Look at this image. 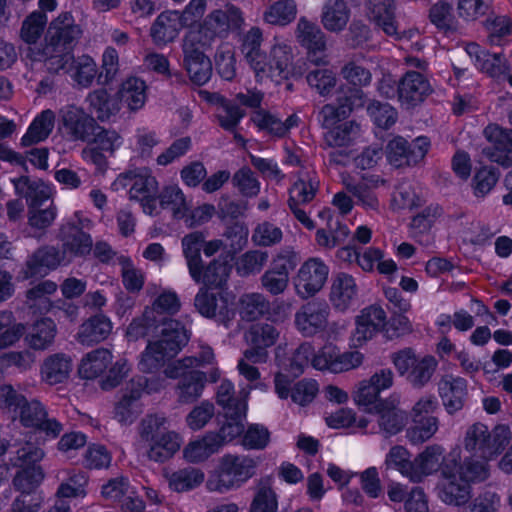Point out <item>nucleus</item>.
<instances>
[{
  "label": "nucleus",
  "instance_id": "nucleus-62",
  "mask_svg": "<svg viewBox=\"0 0 512 512\" xmlns=\"http://www.w3.org/2000/svg\"><path fill=\"white\" fill-rule=\"evenodd\" d=\"M268 301L261 293H247L239 299V312L243 319L252 321L261 317L268 309Z\"/></svg>",
  "mask_w": 512,
  "mask_h": 512
},
{
  "label": "nucleus",
  "instance_id": "nucleus-47",
  "mask_svg": "<svg viewBox=\"0 0 512 512\" xmlns=\"http://www.w3.org/2000/svg\"><path fill=\"white\" fill-rule=\"evenodd\" d=\"M61 72L69 73L78 86L89 88L97 76L98 67L89 55H81L78 58L73 56V62L67 68L61 69Z\"/></svg>",
  "mask_w": 512,
  "mask_h": 512
},
{
  "label": "nucleus",
  "instance_id": "nucleus-49",
  "mask_svg": "<svg viewBox=\"0 0 512 512\" xmlns=\"http://www.w3.org/2000/svg\"><path fill=\"white\" fill-rule=\"evenodd\" d=\"M298 6L295 0H276L266 7L263 21L269 25L285 27L297 17Z\"/></svg>",
  "mask_w": 512,
  "mask_h": 512
},
{
  "label": "nucleus",
  "instance_id": "nucleus-26",
  "mask_svg": "<svg viewBox=\"0 0 512 512\" xmlns=\"http://www.w3.org/2000/svg\"><path fill=\"white\" fill-rule=\"evenodd\" d=\"M70 262L63 249L60 251L53 246H47L37 250L26 262V268L22 271V278L28 279L36 275L46 273V270L56 269L61 264Z\"/></svg>",
  "mask_w": 512,
  "mask_h": 512
},
{
  "label": "nucleus",
  "instance_id": "nucleus-2",
  "mask_svg": "<svg viewBox=\"0 0 512 512\" xmlns=\"http://www.w3.org/2000/svg\"><path fill=\"white\" fill-rule=\"evenodd\" d=\"M154 334L156 339L148 342L138 363L139 369L145 373L153 372L176 356L188 341L187 332L178 321L154 317L153 309H145L141 316L132 320L126 330L129 341Z\"/></svg>",
  "mask_w": 512,
  "mask_h": 512
},
{
  "label": "nucleus",
  "instance_id": "nucleus-63",
  "mask_svg": "<svg viewBox=\"0 0 512 512\" xmlns=\"http://www.w3.org/2000/svg\"><path fill=\"white\" fill-rule=\"evenodd\" d=\"M306 81L310 88L322 96L328 95L337 83L336 74L327 67L310 70L306 75Z\"/></svg>",
  "mask_w": 512,
  "mask_h": 512
},
{
  "label": "nucleus",
  "instance_id": "nucleus-24",
  "mask_svg": "<svg viewBox=\"0 0 512 512\" xmlns=\"http://www.w3.org/2000/svg\"><path fill=\"white\" fill-rule=\"evenodd\" d=\"M432 92L429 81L419 72L408 71L398 85V98L407 108L415 106Z\"/></svg>",
  "mask_w": 512,
  "mask_h": 512
},
{
  "label": "nucleus",
  "instance_id": "nucleus-15",
  "mask_svg": "<svg viewBox=\"0 0 512 512\" xmlns=\"http://www.w3.org/2000/svg\"><path fill=\"white\" fill-rule=\"evenodd\" d=\"M280 332L267 322L251 325L245 334L249 347L244 351V356L254 364L266 363L269 358L268 348L276 344Z\"/></svg>",
  "mask_w": 512,
  "mask_h": 512
},
{
  "label": "nucleus",
  "instance_id": "nucleus-36",
  "mask_svg": "<svg viewBox=\"0 0 512 512\" xmlns=\"http://www.w3.org/2000/svg\"><path fill=\"white\" fill-rule=\"evenodd\" d=\"M438 389L449 413H454L463 407L467 393V384L463 378L445 375L441 378Z\"/></svg>",
  "mask_w": 512,
  "mask_h": 512
},
{
  "label": "nucleus",
  "instance_id": "nucleus-9",
  "mask_svg": "<svg viewBox=\"0 0 512 512\" xmlns=\"http://www.w3.org/2000/svg\"><path fill=\"white\" fill-rule=\"evenodd\" d=\"M245 18L242 10L231 3L211 11L199 28L190 30L198 34L204 43H213L217 37H227L231 31L242 28Z\"/></svg>",
  "mask_w": 512,
  "mask_h": 512
},
{
  "label": "nucleus",
  "instance_id": "nucleus-58",
  "mask_svg": "<svg viewBox=\"0 0 512 512\" xmlns=\"http://www.w3.org/2000/svg\"><path fill=\"white\" fill-rule=\"evenodd\" d=\"M437 210H424L416 215L410 224L411 235L423 246H430L434 243V235L431 230L436 219Z\"/></svg>",
  "mask_w": 512,
  "mask_h": 512
},
{
  "label": "nucleus",
  "instance_id": "nucleus-29",
  "mask_svg": "<svg viewBox=\"0 0 512 512\" xmlns=\"http://www.w3.org/2000/svg\"><path fill=\"white\" fill-rule=\"evenodd\" d=\"M179 11L160 13L150 28V36L156 45H166L172 42L184 27Z\"/></svg>",
  "mask_w": 512,
  "mask_h": 512
},
{
  "label": "nucleus",
  "instance_id": "nucleus-4",
  "mask_svg": "<svg viewBox=\"0 0 512 512\" xmlns=\"http://www.w3.org/2000/svg\"><path fill=\"white\" fill-rule=\"evenodd\" d=\"M81 36L82 29L73 15L63 12L49 23L43 46L28 47L26 57L43 62L49 73L59 74L73 62L72 50Z\"/></svg>",
  "mask_w": 512,
  "mask_h": 512
},
{
  "label": "nucleus",
  "instance_id": "nucleus-57",
  "mask_svg": "<svg viewBox=\"0 0 512 512\" xmlns=\"http://www.w3.org/2000/svg\"><path fill=\"white\" fill-rule=\"evenodd\" d=\"M57 291V284L50 280L38 283L26 292L29 308L39 313H46L52 308L50 296Z\"/></svg>",
  "mask_w": 512,
  "mask_h": 512
},
{
  "label": "nucleus",
  "instance_id": "nucleus-59",
  "mask_svg": "<svg viewBox=\"0 0 512 512\" xmlns=\"http://www.w3.org/2000/svg\"><path fill=\"white\" fill-rule=\"evenodd\" d=\"M204 239L205 235L200 231L191 232L182 238V251L191 277L196 276L197 265L202 262L200 251L203 247Z\"/></svg>",
  "mask_w": 512,
  "mask_h": 512
},
{
  "label": "nucleus",
  "instance_id": "nucleus-7",
  "mask_svg": "<svg viewBox=\"0 0 512 512\" xmlns=\"http://www.w3.org/2000/svg\"><path fill=\"white\" fill-rule=\"evenodd\" d=\"M512 438L510 427L505 424L496 425L493 429L483 423L477 422L471 425L464 437V447L482 459L485 463L496 459L505 449ZM490 470V467H488Z\"/></svg>",
  "mask_w": 512,
  "mask_h": 512
},
{
  "label": "nucleus",
  "instance_id": "nucleus-33",
  "mask_svg": "<svg viewBox=\"0 0 512 512\" xmlns=\"http://www.w3.org/2000/svg\"><path fill=\"white\" fill-rule=\"evenodd\" d=\"M394 0H367L366 14L370 21L380 27L387 35H397Z\"/></svg>",
  "mask_w": 512,
  "mask_h": 512
},
{
  "label": "nucleus",
  "instance_id": "nucleus-44",
  "mask_svg": "<svg viewBox=\"0 0 512 512\" xmlns=\"http://www.w3.org/2000/svg\"><path fill=\"white\" fill-rule=\"evenodd\" d=\"M56 478L61 481L56 492L59 498L85 496V486L87 484L85 472L76 469H62L56 473Z\"/></svg>",
  "mask_w": 512,
  "mask_h": 512
},
{
  "label": "nucleus",
  "instance_id": "nucleus-51",
  "mask_svg": "<svg viewBox=\"0 0 512 512\" xmlns=\"http://www.w3.org/2000/svg\"><path fill=\"white\" fill-rule=\"evenodd\" d=\"M384 466L386 470L398 471L403 477L414 483L412 454L404 446H392L385 456Z\"/></svg>",
  "mask_w": 512,
  "mask_h": 512
},
{
  "label": "nucleus",
  "instance_id": "nucleus-45",
  "mask_svg": "<svg viewBox=\"0 0 512 512\" xmlns=\"http://www.w3.org/2000/svg\"><path fill=\"white\" fill-rule=\"evenodd\" d=\"M319 190V180L314 173L301 172L289 189L288 205H302L311 202Z\"/></svg>",
  "mask_w": 512,
  "mask_h": 512
},
{
  "label": "nucleus",
  "instance_id": "nucleus-22",
  "mask_svg": "<svg viewBox=\"0 0 512 512\" xmlns=\"http://www.w3.org/2000/svg\"><path fill=\"white\" fill-rule=\"evenodd\" d=\"M342 183L345 189L357 199L358 204L365 209H378L379 200L373 191L383 185L385 180L375 174H363L359 179L343 175Z\"/></svg>",
  "mask_w": 512,
  "mask_h": 512
},
{
  "label": "nucleus",
  "instance_id": "nucleus-13",
  "mask_svg": "<svg viewBox=\"0 0 512 512\" xmlns=\"http://www.w3.org/2000/svg\"><path fill=\"white\" fill-rule=\"evenodd\" d=\"M295 38L298 44L306 50L307 59L316 66H326L327 38L321 28L306 17H300L296 28Z\"/></svg>",
  "mask_w": 512,
  "mask_h": 512
},
{
  "label": "nucleus",
  "instance_id": "nucleus-23",
  "mask_svg": "<svg viewBox=\"0 0 512 512\" xmlns=\"http://www.w3.org/2000/svg\"><path fill=\"white\" fill-rule=\"evenodd\" d=\"M194 305L201 315L207 318H216L225 325L234 316V310L227 296L220 294L219 297H216L214 294L209 293L207 288H201L198 291L195 296Z\"/></svg>",
  "mask_w": 512,
  "mask_h": 512
},
{
  "label": "nucleus",
  "instance_id": "nucleus-32",
  "mask_svg": "<svg viewBox=\"0 0 512 512\" xmlns=\"http://www.w3.org/2000/svg\"><path fill=\"white\" fill-rule=\"evenodd\" d=\"M86 102L90 112L101 122L109 121L121 110L117 93L112 95L104 88L91 91L86 97Z\"/></svg>",
  "mask_w": 512,
  "mask_h": 512
},
{
  "label": "nucleus",
  "instance_id": "nucleus-27",
  "mask_svg": "<svg viewBox=\"0 0 512 512\" xmlns=\"http://www.w3.org/2000/svg\"><path fill=\"white\" fill-rule=\"evenodd\" d=\"M358 287L355 279L347 273H338L334 276L329 300L334 309L344 312L356 302Z\"/></svg>",
  "mask_w": 512,
  "mask_h": 512
},
{
  "label": "nucleus",
  "instance_id": "nucleus-39",
  "mask_svg": "<svg viewBox=\"0 0 512 512\" xmlns=\"http://www.w3.org/2000/svg\"><path fill=\"white\" fill-rule=\"evenodd\" d=\"M18 195L25 197L28 208L43 206L52 196L51 188L40 180H30L21 176L12 180Z\"/></svg>",
  "mask_w": 512,
  "mask_h": 512
},
{
  "label": "nucleus",
  "instance_id": "nucleus-56",
  "mask_svg": "<svg viewBox=\"0 0 512 512\" xmlns=\"http://www.w3.org/2000/svg\"><path fill=\"white\" fill-rule=\"evenodd\" d=\"M229 276V267L217 260L211 261L203 267V261L197 265L196 276L191 277L196 283H202L205 287H220Z\"/></svg>",
  "mask_w": 512,
  "mask_h": 512
},
{
  "label": "nucleus",
  "instance_id": "nucleus-1",
  "mask_svg": "<svg viewBox=\"0 0 512 512\" xmlns=\"http://www.w3.org/2000/svg\"><path fill=\"white\" fill-rule=\"evenodd\" d=\"M414 483H421L426 477L441 472L439 497L454 506L466 504L471 494V484L483 482L489 477L485 463L472 457L460 461V451L454 449L445 454L439 444L427 446L413 458Z\"/></svg>",
  "mask_w": 512,
  "mask_h": 512
},
{
  "label": "nucleus",
  "instance_id": "nucleus-19",
  "mask_svg": "<svg viewBox=\"0 0 512 512\" xmlns=\"http://www.w3.org/2000/svg\"><path fill=\"white\" fill-rule=\"evenodd\" d=\"M63 131L73 141L88 142L97 129L93 116L82 108L68 105L60 111Z\"/></svg>",
  "mask_w": 512,
  "mask_h": 512
},
{
  "label": "nucleus",
  "instance_id": "nucleus-46",
  "mask_svg": "<svg viewBox=\"0 0 512 512\" xmlns=\"http://www.w3.org/2000/svg\"><path fill=\"white\" fill-rule=\"evenodd\" d=\"M168 486L175 492H186L198 488L205 481L204 472L196 467H184L173 472H166Z\"/></svg>",
  "mask_w": 512,
  "mask_h": 512
},
{
  "label": "nucleus",
  "instance_id": "nucleus-55",
  "mask_svg": "<svg viewBox=\"0 0 512 512\" xmlns=\"http://www.w3.org/2000/svg\"><path fill=\"white\" fill-rule=\"evenodd\" d=\"M205 384V374L200 371H190L178 383L176 394L178 402L189 404L196 401L202 394Z\"/></svg>",
  "mask_w": 512,
  "mask_h": 512
},
{
  "label": "nucleus",
  "instance_id": "nucleus-21",
  "mask_svg": "<svg viewBox=\"0 0 512 512\" xmlns=\"http://www.w3.org/2000/svg\"><path fill=\"white\" fill-rule=\"evenodd\" d=\"M18 417L24 427L37 429L52 438L57 437L62 431V425L55 418L48 417L44 405L35 399L24 400Z\"/></svg>",
  "mask_w": 512,
  "mask_h": 512
},
{
  "label": "nucleus",
  "instance_id": "nucleus-54",
  "mask_svg": "<svg viewBox=\"0 0 512 512\" xmlns=\"http://www.w3.org/2000/svg\"><path fill=\"white\" fill-rule=\"evenodd\" d=\"M72 370L71 358L64 354H54L48 357L42 366L44 380L51 384H58L65 381Z\"/></svg>",
  "mask_w": 512,
  "mask_h": 512
},
{
  "label": "nucleus",
  "instance_id": "nucleus-48",
  "mask_svg": "<svg viewBox=\"0 0 512 512\" xmlns=\"http://www.w3.org/2000/svg\"><path fill=\"white\" fill-rule=\"evenodd\" d=\"M373 412L378 414L379 428L386 436L396 435L406 426V412L388 402L378 404Z\"/></svg>",
  "mask_w": 512,
  "mask_h": 512
},
{
  "label": "nucleus",
  "instance_id": "nucleus-28",
  "mask_svg": "<svg viewBox=\"0 0 512 512\" xmlns=\"http://www.w3.org/2000/svg\"><path fill=\"white\" fill-rule=\"evenodd\" d=\"M465 50L473 59L475 66L490 76L499 78L507 74L509 65L501 53L487 52L476 43H469Z\"/></svg>",
  "mask_w": 512,
  "mask_h": 512
},
{
  "label": "nucleus",
  "instance_id": "nucleus-40",
  "mask_svg": "<svg viewBox=\"0 0 512 512\" xmlns=\"http://www.w3.org/2000/svg\"><path fill=\"white\" fill-rule=\"evenodd\" d=\"M120 104L124 103L130 112L142 109L147 100V85L138 77H128L117 92Z\"/></svg>",
  "mask_w": 512,
  "mask_h": 512
},
{
  "label": "nucleus",
  "instance_id": "nucleus-41",
  "mask_svg": "<svg viewBox=\"0 0 512 512\" xmlns=\"http://www.w3.org/2000/svg\"><path fill=\"white\" fill-rule=\"evenodd\" d=\"M428 18L436 29L446 36L460 32V25L454 15L453 6L444 0H439L430 7Z\"/></svg>",
  "mask_w": 512,
  "mask_h": 512
},
{
  "label": "nucleus",
  "instance_id": "nucleus-16",
  "mask_svg": "<svg viewBox=\"0 0 512 512\" xmlns=\"http://www.w3.org/2000/svg\"><path fill=\"white\" fill-rule=\"evenodd\" d=\"M363 355L358 351L341 353L333 344L324 345L312 359V366L321 371L342 373L359 367Z\"/></svg>",
  "mask_w": 512,
  "mask_h": 512
},
{
  "label": "nucleus",
  "instance_id": "nucleus-30",
  "mask_svg": "<svg viewBox=\"0 0 512 512\" xmlns=\"http://www.w3.org/2000/svg\"><path fill=\"white\" fill-rule=\"evenodd\" d=\"M221 449L219 438L214 435V432H208L188 442L182 450V456L187 463L199 464L207 461Z\"/></svg>",
  "mask_w": 512,
  "mask_h": 512
},
{
  "label": "nucleus",
  "instance_id": "nucleus-8",
  "mask_svg": "<svg viewBox=\"0 0 512 512\" xmlns=\"http://www.w3.org/2000/svg\"><path fill=\"white\" fill-rule=\"evenodd\" d=\"M390 359L398 374L418 389L430 382L438 366L434 356L419 355L412 348L394 352Z\"/></svg>",
  "mask_w": 512,
  "mask_h": 512
},
{
  "label": "nucleus",
  "instance_id": "nucleus-50",
  "mask_svg": "<svg viewBox=\"0 0 512 512\" xmlns=\"http://www.w3.org/2000/svg\"><path fill=\"white\" fill-rule=\"evenodd\" d=\"M44 478V474L40 466L32 465L26 468H21L13 479V485L16 490L20 492L19 496H29L36 498L41 507L42 499L35 493L36 488L39 486Z\"/></svg>",
  "mask_w": 512,
  "mask_h": 512
},
{
  "label": "nucleus",
  "instance_id": "nucleus-10",
  "mask_svg": "<svg viewBox=\"0 0 512 512\" xmlns=\"http://www.w3.org/2000/svg\"><path fill=\"white\" fill-rule=\"evenodd\" d=\"M211 43H204L201 36L189 31L182 40L183 63L191 79L197 85L207 83L212 75V64L204 51Z\"/></svg>",
  "mask_w": 512,
  "mask_h": 512
},
{
  "label": "nucleus",
  "instance_id": "nucleus-52",
  "mask_svg": "<svg viewBox=\"0 0 512 512\" xmlns=\"http://www.w3.org/2000/svg\"><path fill=\"white\" fill-rule=\"evenodd\" d=\"M57 333L56 324L50 318L36 321L31 331L26 335L25 341L29 347L35 350H44L54 341Z\"/></svg>",
  "mask_w": 512,
  "mask_h": 512
},
{
  "label": "nucleus",
  "instance_id": "nucleus-5",
  "mask_svg": "<svg viewBox=\"0 0 512 512\" xmlns=\"http://www.w3.org/2000/svg\"><path fill=\"white\" fill-rule=\"evenodd\" d=\"M258 460L248 455L226 453L209 471L205 488L210 493L226 494L241 488L256 474Z\"/></svg>",
  "mask_w": 512,
  "mask_h": 512
},
{
  "label": "nucleus",
  "instance_id": "nucleus-34",
  "mask_svg": "<svg viewBox=\"0 0 512 512\" xmlns=\"http://www.w3.org/2000/svg\"><path fill=\"white\" fill-rule=\"evenodd\" d=\"M251 388L241 389L236 395L234 385L230 381L221 382L217 390V403L223 408L225 416L235 417L246 413Z\"/></svg>",
  "mask_w": 512,
  "mask_h": 512
},
{
  "label": "nucleus",
  "instance_id": "nucleus-25",
  "mask_svg": "<svg viewBox=\"0 0 512 512\" xmlns=\"http://www.w3.org/2000/svg\"><path fill=\"white\" fill-rule=\"evenodd\" d=\"M144 392L142 380H130L121 399L115 406V418L123 424H131L142 412L140 398Z\"/></svg>",
  "mask_w": 512,
  "mask_h": 512
},
{
  "label": "nucleus",
  "instance_id": "nucleus-61",
  "mask_svg": "<svg viewBox=\"0 0 512 512\" xmlns=\"http://www.w3.org/2000/svg\"><path fill=\"white\" fill-rule=\"evenodd\" d=\"M24 332V325L15 322L11 312H0V350L15 345Z\"/></svg>",
  "mask_w": 512,
  "mask_h": 512
},
{
  "label": "nucleus",
  "instance_id": "nucleus-53",
  "mask_svg": "<svg viewBox=\"0 0 512 512\" xmlns=\"http://www.w3.org/2000/svg\"><path fill=\"white\" fill-rule=\"evenodd\" d=\"M55 115L47 109L42 111L30 124L27 132L21 139L23 146H30L45 140L53 130Z\"/></svg>",
  "mask_w": 512,
  "mask_h": 512
},
{
  "label": "nucleus",
  "instance_id": "nucleus-12",
  "mask_svg": "<svg viewBox=\"0 0 512 512\" xmlns=\"http://www.w3.org/2000/svg\"><path fill=\"white\" fill-rule=\"evenodd\" d=\"M127 187H129L130 200H147L149 202L158 194L159 184L150 169L140 167L119 174L112 183V189L116 191Z\"/></svg>",
  "mask_w": 512,
  "mask_h": 512
},
{
  "label": "nucleus",
  "instance_id": "nucleus-43",
  "mask_svg": "<svg viewBox=\"0 0 512 512\" xmlns=\"http://www.w3.org/2000/svg\"><path fill=\"white\" fill-rule=\"evenodd\" d=\"M246 242L247 233L242 228H232L224 234V239L204 240L202 248L207 257H211L221 250H225L227 254H235L243 249Z\"/></svg>",
  "mask_w": 512,
  "mask_h": 512
},
{
  "label": "nucleus",
  "instance_id": "nucleus-20",
  "mask_svg": "<svg viewBox=\"0 0 512 512\" xmlns=\"http://www.w3.org/2000/svg\"><path fill=\"white\" fill-rule=\"evenodd\" d=\"M429 145L426 137H418L410 144L402 137H395L387 145V159L395 167L414 165L425 157Z\"/></svg>",
  "mask_w": 512,
  "mask_h": 512
},
{
  "label": "nucleus",
  "instance_id": "nucleus-11",
  "mask_svg": "<svg viewBox=\"0 0 512 512\" xmlns=\"http://www.w3.org/2000/svg\"><path fill=\"white\" fill-rule=\"evenodd\" d=\"M299 262L296 252L291 249L279 251L272 259L270 267L260 278L261 287L270 295L284 294L290 282V272Z\"/></svg>",
  "mask_w": 512,
  "mask_h": 512
},
{
  "label": "nucleus",
  "instance_id": "nucleus-42",
  "mask_svg": "<svg viewBox=\"0 0 512 512\" xmlns=\"http://www.w3.org/2000/svg\"><path fill=\"white\" fill-rule=\"evenodd\" d=\"M113 354L109 349L97 348L88 352L81 360L79 374L84 379H95L107 371Z\"/></svg>",
  "mask_w": 512,
  "mask_h": 512
},
{
  "label": "nucleus",
  "instance_id": "nucleus-60",
  "mask_svg": "<svg viewBox=\"0 0 512 512\" xmlns=\"http://www.w3.org/2000/svg\"><path fill=\"white\" fill-rule=\"evenodd\" d=\"M47 24V16L41 11H34L29 14L23 21L20 30L21 39L29 45V47H37L36 43L42 36Z\"/></svg>",
  "mask_w": 512,
  "mask_h": 512
},
{
  "label": "nucleus",
  "instance_id": "nucleus-38",
  "mask_svg": "<svg viewBox=\"0 0 512 512\" xmlns=\"http://www.w3.org/2000/svg\"><path fill=\"white\" fill-rule=\"evenodd\" d=\"M351 16V10L345 0H326L321 13L323 27L332 33L345 30Z\"/></svg>",
  "mask_w": 512,
  "mask_h": 512
},
{
  "label": "nucleus",
  "instance_id": "nucleus-37",
  "mask_svg": "<svg viewBox=\"0 0 512 512\" xmlns=\"http://www.w3.org/2000/svg\"><path fill=\"white\" fill-rule=\"evenodd\" d=\"M62 249L66 257H81L92 250V239L89 234L75 225H65L61 229Z\"/></svg>",
  "mask_w": 512,
  "mask_h": 512
},
{
  "label": "nucleus",
  "instance_id": "nucleus-31",
  "mask_svg": "<svg viewBox=\"0 0 512 512\" xmlns=\"http://www.w3.org/2000/svg\"><path fill=\"white\" fill-rule=\"evenodd\" d=\"M113 324L105 315L99 314L88 318L78 328L76 340L86 346L100 343L111 334Z\"/></svg>",
  "mask_w": 512,
  "mask_h": 512
},
{
  "label": "nucleus",
  "instance_id": "nucleus-6",
  "mask_svg": "<svg viewBox=\"0 0 512 512\" xmlns=\"http://www.w3.org/2000/svg\"><path fill=\"white\" fill-rule=\"evenodd\" d=\"M141 441L146 446V456L154 462H165L180 449L181 436L169 429V420L162 414L147 415L139 425Z\"/></svg>",
  "mask_w": 512,
  "mask_h": 512
},
{
  "label": "nucleus",
  "instance_id": "nucleus-35",
  "mask_svg": "<svg viewBox=\"0 0 512 512\" xmlns=\"http://www.w3.org/2000/svg\"><path fill=\"white\" fill-rule=\"evenodd\" d=\"M251 121L260 130L266 131L275 137H284L289 131L298 126L299 117L291 114L285 121L264 109L255 110L251 115Z\"/></svg>",
  "mask_w": 512,
  "mask_h": 512
},
{
  "label": "nucleus",
  "instance_id": "nucleus-14",
  "mask_svg": "<svg viewBox=\"0 0 512 512\" xmlns=\"http://www.w3.org/2000/svg\"><path fill=\"white\" fill-rule=\"evenodd\" d=\"M329 268L318 258L305 261L293 277L295 294L306 300L317 294L324 286Z\"/></svg>",
  "mask_w": 512,
  "mask_h": 512
},
{
  "label": "nucleus",
  "instance_id": "nucleus-3",
  "mask_svg": "<svg viewBox=\"0 0 512 512\" xmlns=\"http://www.w3.org/2000/svg\"><path fill=\"white\" fill-rule=\"evenodd\" d=\"M263 42L262 29L253 26L242 36L241 53L257 84L263 85L268 81L280 84L291 74L292 47L283 42H275L269 52H265L262 50Z\"/></svg>",
  "mask_w": 512,
  "mask_h": 512
},
{
  "label": "nucleus",
  "instance_id": "nucleus-17",
  "mask_svg": "<svg viewBox=\"0 0 512 512\" xmlns=\"http://www.w3.org/2000/svg\"><path fill=\"white\" fill-rule=\"evenodd\" d=\"M329 315L328 304L314 299L300 306L295 313L294 324L303 336L312 337L327 328Z\"/></svg>",
  "mask_w": 512,
  "mask_h": 512
},
{
  "label": "nucleus",
  "instance_id": "nucleus-64",
  "mask_svg": "<svg viewBox=\"0 0 512 512\" xmlns=\"http://www.w3.org/2000/svg\"><path fill=\"white\" fill-rule=\"evenodd\" d=\"M277 496L268 482H261L250 505L249 512H276Z\"/></svg>",
  "mask_w": 512,
  "mask_h": 512
},
{
  "label": "nucleus",
  "instance_id": "nucleus-18",
  "mask_svg": "<svg viewBox=\"0 0 512 512\" xmlns=\"http://www.w3.org/2000/svg\"><path fill=\"white\" fill-rule=\"evenodd\" d=\"M488 144L482 148V155L489 161L504 167L512 165V130H505L496 124L484 129Z\"/></svg>",
  "mask_w": 512,
  "mask_h": 512
}]
</instances>
